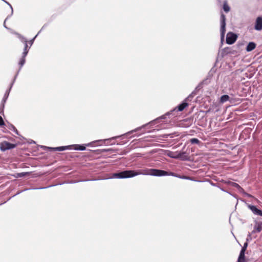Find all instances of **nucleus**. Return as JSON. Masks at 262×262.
I'll list each match as a JSON object with an SVG mask.
<instances>
[{
  "instance_id": "8",
  "label": "nucleus",
  "mask_w": 262,
  "mask_h": 262,
  "mask_svg": "<svg viewBox=\"0 0 262 262\" xmlns=\"http://www.w3.org/2000/svg\"><path fill=\"white\" fill-rule=\"evenodd\" d=\"M118 137H113L112 138H110V139H107L96 140V141L91 142L86 144L85 146H95L96 145V143H98V142H101V143L100 145H102V144H105V142L107 141H108V140H110L112 139H116V138H118Z\"/></svg>"
},
{
  "instance_id": "35",
  "label": "nucleus",
  "mask_w": 262,
  "mask_h": 262,
  "mask_svg": "<svg viewBox=\"0 0 262 262\" xmlns=\"http://www.w3.org/2000/svg\"><path fill=\"white\" fill-rule=\"evenodd\" d=\"M47 188V187H41V188H39V189H45V188Z\"/></svg>"
},
{
  "instance_id": "19",
  "label": "nucleus",
  "mask_w": 262,
  "mask_h": 262,
  "mask_svg": "<svg viewBox=\"0 0 262 262\" xmlns=\"http://www.w3.org/2000/svg\"><path fill=\"white\" fill-rule=\"evenodd\" d=\"M14 34L16 35L17 37L20 39V40L21 42H23L24 43H26L27 42V39L25 37H24L23 36H22L21 34H20L18 33H16V32H14Z\"/></svg>"
},
{
  "instance_id": "26",
  "label": "nucleus",
  "mask_w": 262,
  "mask_h": 262,
  "mask_svg": "<svg viewBox=\"0 0 262 262\" xmlns=\"http://www.w3.org/2000/svg\"><path fill=\"white\" fill-rule=\"evenodd\" d=\"M190 141L192 144H199L200 143V141L196 138H192Z\"/></svg>"
},
{
  "instance_id": "33",
  "label": "nucleus",
  "mask_w": 262,
  "mask_h": 262,
  "mask_svg": "<svg viewBox=\"0 0 262 262\" xmlns=\"http://www.w3.org/2000/svg\"><path fill=\"white\" fill-rule=\"evenodd\" d=\"M6 20H6H5V21H4V26L6 28L8 29V28L6 26V25H5Z\"/></svg>"
},
{
  "instance_id": "37",
  "label": "nucleus",
  "mask_w": 262,
  "mask_h": 262,
  "mask_svg": "<svg viewBox=\"0 0 262 262\" xmlns=\"http://www.w3.org/2000/svg\"><path fill=\"white\" fill-rule=\"evenodd\" d=\"M104 151H108V150L104 149Z\"/></svg>"
},
{
  "instance_id": "18",
  "label": "nucleus",
  "mask_w": 262,
  "mask_h": 262,
  "mask_svg": "<svg viewBox=\"0 0 262 262\" xmlns=\"http://www.w3.org/2000/svg\"><path fill=\"white\" fill-rule=\"evenodd\" d=\"M230 97L228 95H224L220 98V102L221 103H224L229 100Z\"/></svg>"
},
{
  "instance_id": "10",
  "label": "nucleus",
  "mask_w": 262,
  "mask_h": 262,
  "mask_svg": "<svg viewBox=\"0 0 262 262\" xmlns=\"http://www.w3.org/2000/svg\"><path fill=\"white\" fill-rule=\"evenodd\" d=\"M14 81H15V79H14L13 82L11 84L10 88L9 89V90H7V91L6 92V93L4 96V97L3 98L2 102V104H1V106H2L3 108H4V105H5V103L6 102V100L8 98L10 90L13 86Z\"/></svg>"
},
{
  "instance_id": "6",
  "label": "nucleus",
  "mask_w": 262,
  "mask_h": 262,
  "mask_svg": "<svg viewBox=\"0 0 262 262\" xmlns=\"http://www.w3.org/2000/svg\"><path fill=\"white\" fill-rule=\"evenodd\" d=\"M248 208L252 212L254 215H259L262 216V211L258 209L256 206L251 205L248 204Z\"/></svg>"
},
{
  "instance_id": "15",
  "label": "nucleus",
  "mask_w": 262,
  "mask_h": 262,
  "mask_svg": "<svg viewBox=\"0 0 262 262\" xmlns=\"http://www.w3.org/2000/svg\"><path fill=\"white\" fill-rule=\"evenodd\" d=\"M25 57L26 56H24L23 55H22V57L19 60V61L18 62V64L19 66H20V68L17 73V74L15 75V77H14V79L15 80L16 79V77L18 75V72H19V71L20 70V69L21 68V67L24 65L25 63V61H26V60H25Z\"/></svg>"
},
{
  "instance_id": "21",
  "label": "nucleus",
  "mask_w": 262,
  "mask_h": 262,
  "mask_svg": "<svg viewBox=\"0 0 262 262\" xmlns=\"http://www.w3.org/2000/svg\"><path fill=\"white\" fill-rule=\"evenodd\" d=\"M29 49H28V43L27 42L25 43V47L24 49V51L23 54L24 56H26L28 54Z\"/></svg>"
},
{
  "instance_id": "30",
  "label": "nucleus",
  "mask_w": 262,
  "mask_h": 262,
  "mask_svg": "<svg viewBox=\"0 0 262 262\" xmlns=\"http://www.w3.org/2000/svg\"><path fill=\"white\" fill-rule=\"evenodd\" d=\"M4 125V120L1 116H0V126H3Z\"/></svg>"
},
{
  "instance_id": "24",
  "label": "nucleus",
  "mask_w": 262,
  "mask_h": 262,
  "mask_svg": "<svg viewBox=\"0 0 262 262\" xmlns=\"http://www.w3.org/2000/svg\"><path fill=\"white\" fill-rule=\"evenodd\" d=\"M42 28H43V27H42ZM42 29H41V30H42ZM41 31V30H40V31H39V32H38V33L36 35V36H35L34 38H33L31 40H30L29 41V43L30 44V46H31L33 45V42H34V40L35 39V38H36V37L38 35V34L40 33V31Z\"/></svg>"
},
{
  "instance_id": "11",
  "label": "nucleus",
  "mask_w": 262,
  "mask_h": 262,
  "mask_svg": "<svg viewBox=\"0 0 262 262\" xmlns=\"http://www.w3.org/2000/svg\"><path fill=\"white\" fill-rule=\"evenodd\" d=\"M178 159H181V160H187L188 159V155L185 151H177Z\"/></svg>"
},
{
  "instance_id": "4",
  "label": "nucleus",
  "mask_w": 262,
  "mask_h": 262,
  "mask_svg": "<svg viewBox=\"0 0 262 262\" xmlns=\"http://www.w3.org/2000/svg\"><path fill=\"white\" fill-rule=\"evenodd\" d=\"M16 146V144L10 143L7 141H4L0 143V149L3 151L13 149Z\"/></svg>"
},
{
  "instance_id": "36",
  "label": "nucleus",
  "mask_w": 262,
  "mask_h": 262,
  "mask_svg": "<svg viewBox=\"0 0 262 262\" xmlns=\"http://www.w3.org/2000/svg\"><path fill=\"white\" fill-rule=\"evenodd\" d=\"M213 106H219L218 104H213Z\"/></svg>"
},
{
  "instance_id": "28",
  "label": "nucleus",
  "mask_w": 262,
  "mask_h": 262,
  "mask_svg": "<svg viewBox=\"0 0 262 262\" xmlns=\"http://www.w3.org/2000/svg\"><path fill=\"white\" fill-rule=\"evenodd\" d=\"M3 2H4L5 3H6L10 8L11 10V15H12L13 14V8L11 6V5L8 2H7L5 0H2Z\"/></svg>"
},
{
  "instance_id": "13",
  "label": "nucleus",
  "mask_w": 262,
  "mask_h": 262,
  "mask_svg": "<svg viewBox=\"0 0 262 262\" xmlns=\"http://www.w3.org/2000/svg\"><path fill=\"white\" fill-rule=\"evenodd\" d=\"M262 230V224L260 223L256 222L254 226V229L251 232V233H255L256 232H260Z\"/></svg>"
},
{
  "instance_id": "2",
  "label": "nucleus",
  "mask_w": 262,
  "mask_h": 262,
  "mask_svg": "<svg viewBox=\"0 0 262 262\" xmlns=\"http://www.w3.org/2000/svg\"><path fill=\"white\" fill-rule=\"evenodd\" d=\"M193 93L191 94L185 100L184 102H183L181 104L179 105L177 107H176L173 110L167 113L166 114L161 116L160 117L155 119V120L150 122L148 124H145L144 125H142L141 127H137L136 129L132 130L130 132H128L126 133V134H130L134 132H137L139 130H142V129L144 128L145 126H147L148 125H150V126L154 125L155 123H157L159 122V120L161 119H165L166 118V116H168L170 114H171L173 112L176 111V110L178 111H182L185 107H186L188 106V103L186 102L187 100H189L190 98H191L193 97Z\"/></svg>"
},
{
  "instance_id": "5",
  "label": "nucleus",
  "mask_w": 262,
  "mask_h": 262,
  "mask_svg": "<svg viewBox=\"0 0 262 262\" xmlns=\"http://www.w3.org/2000/svg\"><path fill=\"white\" fill-rule=\"evenodd\" d=\"M236 39L237 36L236 34L229 32L226 36V43L228 45H232L236 41Z\"/></svg>"
},
{
  "instance_id": "29",
  "label": "nucleus",
  "mask_w": 262,
  "mask_h": 262,
  "mask_svg": "<svg viewBox=\"0 0 262 262\" xmlns=\"http://www.w3.org/2000/svg\"><path fill=\"white\" fill-rule=\"evenodd\" d=\"M248 246V243L247 242H246L244 244V246L242 249V252H245V250H246L247 249V247Z\"/></svg>"
},
{
  "instance_id": "14",
  "label": "nucleus",
  "mask_w": 262,
  "mask_h": 262,
  "mask_svg": "<svg viewBox=\"0 0 262 262\" xmlns=\"http://www.w3.org/2000/svg\"><path fill=\"white\" fill-rule=\"evenodd\" d=\"M165 155L167 156L168 157L173 158V159H178L177 156V151L176 152H173L170 150H165L164 151Z\"/></svg>"
},
{
  "instance_id": "34",
  "label": "nucleus",
  "mask_w": 262,
  "mask_h": 262,
  "mask_svg": "<svg viewBox=\"0 0 262 262\" xmlns=\"http://www.w3.org/2000/svg\"><path fill=\"white\" fill-rule=\"evenodd\" d=\"M182 178L183 179H189V178L188 177H184Z\"/></svg>"
},
{
  "instance_id": "7",
  "label": "nucleus",
  "mask_w": 262,
  "mask_h": 262,
  "mask_svg": "<svg viewBox=\"0 0 262 262\" xmlns=\"http://www.w3.org/2000/svg\"><path fill=\"white\" fill-rule=\"evenodd\" d=\"M248 208L252 212L254 215H259L262 216V211L258 209L256 206L251 205L248 204Z\"/></svg>"
},
{
  "instance_id": "1",
  "label": "nucleus",
  "mask_w": 262,
  "mask_h": 262,
  "mask_svg": "<svg viewBox=\"0 0 262 262\" xmlns=\"http://www.w3.org/2000/svg\"><path fill=\"white\" fill-rule=\"evenodd\" d=\"M149 175L155 177L171 176L177 177L173 172H168L166 171L157 169H144L138 171L135 170H125L118 173H113L111 178L126 179L132 178L138 175Z\"/></svg>"
},
{
  "instance_id": "12",
  "label": "nucleus",
  "mask_w": 262,
  "mask_h": 262,
  "mask_svg": "<svg viewBox=\"0 0 262 262\" xmlns=\"http://www.w3.org/2000/svg\"><path fill=\"white\" fill-rule=\"evenodd\" d=\"M254 28L258 31L262 29V18L261 17H258L257 18Z\"/></svg>"
},
{
  "instance_id": "17",
  "label": "nucleus",
  "mask_w": 262,
  "mask_h": 262,
  "mask_svg": "<svg viewBox=\"0 0 262 262\" xmlns=\"http://www.w3.org/2000/svg\"><path fill=\"white\" fill-rule=\"evenodd\" d=\"M72 145V149H74L75 150H85V146L82 145H79V144H74Z\"/></svg>"
},
{
  "instance_id": "31",
  "label": "nucleus",
  "mask_w": 262,
  "mask_h": 262,
  "mask_svg": "<svg viewBox=\"0 0 262 262\" xmlns=\"http://www.w3.org/2000/svg\"><path fill=\"white\" fill-rule=\"evenodd\" d=\"M235 186L238 189H242L240 186L237 184H235Z\"/></svg>"
},
{
  "instance_id": "22",
  "label": "nucleus",
  "mask_w": 262,
  "mask_h": 262,
  "mask_svg": "<svg viewBox=\"0 0 262 262\" xmlns=\"http://www.w3.org/2000/svg\"><path fill=\"white\" fill-rule=\"evenodd\" d=\"M245 255V252H242V250H241L240 254L238 259V262H244V259H242V258L244 259Z\"/></svg>"
},
{
  "instance_id": "20",
  "label": "nucleus",
  "mask_w": 262,
  "mask_h": 262,
  "mask_svg": "<svg viewBox=\"0 0 262 262\" xmlns=\"http://www.w3.org/2000/svg\"><path fill=\"white\" fill-rule=\"evenodd\" d=\"M223 9L226 12H228L230 10V7L227 4V3L226 1H225L224 2V4H223Z\"/></svg>"
},
{
  "instance_id": "9",
  "label": "nucleus",
  "mask_w": 262,
  "mask_h": 262,
  "mask_svg": "<svg viewBox=\"0 0 262 262\" xmlns=\"http://www.w3.org/2000/svg\"><path fill=\"white\" fill-rule=\"evenodd\" d=\"M46 148H48L50 150H55V151H63L65 150H70L72 149V145H68V146H59L56 147H46Z\"/></svg>"
},
{
  "instance_id": "23",
  "label": "nucleus",
  "mask_w": 262,
  "mask_h": 262,
  "mask_svg": "<svg viewBox=\"0 0 262 262\" xmlns=\"http://www.w3.org/2000/svg\"><path fill=\"white\" fill-rule=\"evenodd\" d=\"M9 128V129L10 130L13 131L17 135H18V131H17V129L15 128V127L14 125H13L12 124H10V125Z\"/></svg>"
},
{
  "instance_id": "27",
  "label": "nucleus",
  "mask_w": 262,
  "mask_h": 262,
  "mask_svg": "<svg viewBox=\"0 0 262 262\" xmlns=\"http://www.w3.org/2000/svg\"><path fill=\"white\" fill-rule=\"evenodd\" d=\"M253 233H251V232L249 233V234H248L247 237L246 238V242L248 243V242H250L252 240V236L251 235Z\"/></svg>"
},
{
  "instance_id": "25",
  "label": "nucleus",
  "mask_w": 262,
  "mask_h": 262,
  "mask_svg": "<svg viewBox=\"0 0 262 262\" xmlns=\"http://www.w3.org/2000/svg\"><path fill=\"white\" fill-rule=\"evenodd\" d=\"M16 174H17L16 177L20 178V177H25V176L29 174V173L28 172H20V173H18Z\"/></svg>"
},
{
  "instance_id": "3",
  "label": "nucleus",
  "mask_w": 262,
  "mask_h": 262,
  "mask_svg": "<svg viewBox=\"0 0 262 262\" xmlns=\"http://www.w3.org/2000/svg\"><path fill=\"white\" fill-rule=\"evenodd\" d=\"M221 38H223L225 36V32H226V16L222 13L221 15Z\"/></svg>"
},
{
  "instance_id": "32",
  "label": "nucleus",
  "mask_w": 262,
  "mask_h": 262,
  "mask_svg": "<svg viewBox=\"0 0 262 262\" xmlns=\"http://www.w3.org/2000/svg\"><path fill=\"white\" fill-rule=\"evenodd\" d=\"M145 132H142L141 134H139V135H135V136L139 137L140 135H142V134H144Z\"/></svg>"
},
{
  "instance_id": "16",
  "label": "nucleus",
  "mask_w": 262,
  "mask_h": 262,
  "mask_svg": "<svg viewBox=\"0 0 262 262\" xmlns=\"http://www.w3.org/2000/svg\"><path fill=\"white\" fill-rule=\"evenodd\" d=\"M256 47V44L253 42H250L247 47H246V51L247 52H251L252 50H253Z\"/></svg>"
}]
</instances>
